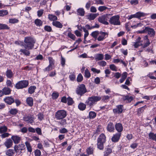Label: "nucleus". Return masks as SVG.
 <instances>
[{
	"label": "nucleus",
	"mask_w": 156,
	"mask_h": 156,
	"mask_svg": "<svg viewBox=\"0 0 156 156\" xmlns=\"http://www.w3.org/2000/svg\"><path fill=\"white\" fill-rule=\"evenodd\" d=\"M24 44L23 45L25 48L27 49H31L33 47L35 41L31 37H26L25 38Z\"/></svg>",
	"instance_id": "1"
},
{
	"label": "nucleus",
	"mask_w": 156,
	"mask_h": 156,
	"mask_svg": "<svg viewBox=\"0 0 156 156\" xmlns=\"http://www.w3.org/2000/svg\"><path fill=\"white\" fill-rule=\"evenodd\" d=\"M101 99V97L98 96H93L89 97L86 100L85 103L89 107H92L96 104L97 101Z\"/></svg>",
	"instance_id": "2"
},
{
	"label": "nucleus",
	"mask_w": 156,
	"mask_h": 156,
	"mask_svg": "<svg viewBox=\"0 0 156 156\" xmlns=\"http://www.w3.org/2000/svg\"><path fill=\"white\" fill-rule=\"evenodd\" d=\"M85 85L81 84L78 85L76 90V93L78 95L82 96L87 92Z\"/></svg>",
	"instance_id": "3"
},
{
	"label": "nucleus",
	"mask_w": 156,
	"mask_h": 156,
	"mask_svg": "<svg viewBox=\"0 0 156 156\" xmlns=\"http://www.w3.org/2000/svg\"><path fill=\"white\" fill-rule=\"evenodd\" d=\"M66 115V112L65 111L59 110L55 113V118L57 120L62 119L65 118Z\"/></svg>",
	"instance_id": "4"
},
{
	"label": "nucleus",
	"mask_w": 156,
	"mask_h": 156,
	"mask_svg": "<svg viewBox=\"0 0 156 156\" xmlns=\"http://www.w3.org/2000/svg\"><path fill=\"white\" fill-rule=\"evenodd\" d=\"M28 85V81L22 80L18 82L15 85V87L17 89H22L27 87Z\"/></svg>",
	"instance_id": "5"
},
{
	"label": "nucleus",
	"mask_w": 156,
	"mask_h": 156,
	"mask_svg": "<svg viewBox=\"0 0 156 156\" xmlns=\"http://www.w3.org/2000/svg\"><path fill=\"white\" fill-rule=\"evenodd\" d=\"M119 17L118 15L112 16L109 20V23L115 25H120V22L119 20Z\"/></svg>",
	"instance_id": "6"
},
{
	"label": "nucleus",
	"mask_w": 156,
	"mask_h": 156,
	"mask_svg": "<svg viewBox=\"0 0 156 156\" xmlns=\"http://www.w3.org/2000/svg\"><path fill=\"white\" fill-rule=\"evenodd\" d=\"M110 15V14H107L99 17L98 18V21L105 25L108 24V23L107 22V21L108 19V16Z\"/></svg>",
	"instance_id": "7"
},
{
	"label": "nucleus",
	"mask_w": 156,
	"mask_h": 156,
	"mask_svg": "<svg viewBox=\"0 0 156 156\" xmlns=\"http://www.w3.org/2000/svg\"><path fill=\"white\" fill-rule=\"evenodd\" d=\"M108 33L100 31L99 32L97 40L98 41H102L108 37Z\"/></svg>",
	"instance_id": "8"
},
{
	"label": "nucleus",
	"mask_w": 156,
	"mask_h": 156,
	"mask_svg": "<svg viewBox=\"0 0 156 156\" xmlns=\"http://www.w3.org/2000/svg\"><path fill=\"white\" fill-rule=\"evenodd\" d=\"M25 148V145L23 144H20L18 145H15L14 147V150L16 153L21 154L22 151Z\"/></svg>",
	"instance_id": "9"
},
{
	"label": "nucleus",
	"mask_w": 156,
	"mask_h": 156,
	"mask_svg": "<svg viewBox=\"0 0 156 156\" xmlns=\"http://www.w3.org/2000/svg\"><path fill=\"white\" fill-rule=\"evenodd\" d=\"M123 106L122 105H117L116 106V108L113 110V112L115 114H120L123 111Z\"/></svg>",
	"instance_id": "10"
},
{
	"label": "nucleus",
	"mask_w": 156,
	"mask_h": 156,
	"mask_svg": "<svg viewBox=\"0 0 156 156\" xmlns=\"http://www.w3.org/2000/svg\"><path fill=\"white\" fill-rule=\"evenodd\" d=\"M23 120L28 123H32L34 121L33 118L30 115H25L23 118Z\"/></svg>",
	"instance_id": "11"
},
{
	"label": "nucleus",
	"mask_w": 156,
	"mask_h": 156,
	"mask_svg": "<svg viewBox=\"0 0 156 156\" xmlns=\"http://www.w3.org/2000/svg\"><path fill=\"white\" fill-rule=\"evenodd\" d=\"M4 144L7 148H9L12 146L13 145V142L11 139H7L4 143Z\"/></svg>",
	"instance_id": "12"
},
{
	"label": "nucleus",
	"mask_w": 156,
	"mask_h": 156,
	"mask_svg": "<svg viewBox=\"0 0 156 156\" xmlns=\"http://www.w3.org/2000/svg\"><path fill=\"white\" fill-rule=\"evenodd\" d=\"M121 135V133H116L114 134L112 138V140L113 142H118Z\"/></svg>",
	"instance_id": "13"
},
{
	"label": "nucleus",
	"mask_w": 156,
	"mask_h": 156,
	"mask_svg": "<svg viewBox=\"0 0 156 156\" xmlns=\"http://www.w3.org/2000/svg\"><path fill=\"white\" fill-rule=\"evenodd\" d=\"M4 101L8 105H11L14 102V98L11 97H7L4 99Z\"/></svg>",
	"instance_id": "14"
},
{
	"label": "nucleus",
	"mask_w": 156,
	"mask_h": 156,
	"mask_svg": "<svg viewBox=\"0 0 156 156\" xmlns=\"http://www.w3.org/2000/svg\"><path fill=\"white\" fill-rule=\"evenodd\" d=\"M115 128L119 133H121L123 129L122 126L120 123H116L115 125Z\"/></svg>",
	"instance_id": "15"
},
{
	"label": "nucleus",
	"mask_w": 156,
	"mask_h": 156,
	"mask_svg": "<svg viewBox=\"0 0 156 156\" xmlns=\"http://www.w3.org/2000/svg\"><path fill=\"white\" fill-rule=\"evenodd\" d=\"M97 141L105 143L106 141V137L103 133L101 134L97 139Z\"/></svg>",
	"instance_id": "16"
},
{
	"label": "nucleus",
	"mask_w": 156,
	"mask_h": 156,
	"mask_svg": "<svg viewBox=\"0 0 156 156\" xmlns=\"http://www.w3.org/2000/svg\"><path fill=\"white\" fill-rule=\"evenodd\" d=\"M108 131L110 132H113L115 129L114 125L112 122L109 123L107 126Z\"/></svg>",
	"instance_id": "17"
},
{
	"label": "nucleus",
	"mask_w": 156,
	"mask_h": 156,
	"mask_svg": "<svg viewBox=\"0 0 156 156\" xmlns=\"http://www.w3.org/2000/svg\"><path fill=\"white\" fill-rule=\"evenodd\" d=\"M99 15L98 13H90L87 16V19L90 20H93Z\"/></svg>",
	"instance_id": "18"
},
{
	"label": "nucleus",
	"mask_w": 156,
	"mask_h": 156,
	"mask_svg": "<svg viewBox=\"0 0 156 156\" xmlns=\"http://www.w3.org/2000/svg\"><path fill=\"white\" fill-rule=\"evenodd\" d=\"M146 30H147V33L148 35L151 37L154 36L155 34V31L153 29L147 27Z\"/></svg>",
	"instance_id": "19"
},
{
	"label": "nucleus",
	"mask_w": 156,
	"mask_h": 156,
	"mask_svg": "<svg viewBox=\"0 0 156 156\" xmlns=\"http://www.w3.org/2000/svg\"><path fill=\"white\" fill-rule=\"evenodd\" d=\"M11 139L13 140L15 144L19 143L21 140L20 137L16 135L12 136Z\"/></svg>",
	"instance_id": "20"
},
{
	"label": "nucleus",
	"mask_w": 156,
	"mask_h": 156,
	"mask_svg": "<svg viewBox=\"0 0 156 156\" xmlns=\"http://www.w3.org/2000/svg\"><path fill=\"white\" fill-rule=\"evenodd\" d=\"M13 73L10 69H8L6 72V75L8 78L11 79L13 76Z\"/></svg>",
	"instance_id": "21"
},
{
	"label": "nucleus",
	"mask_w": 156,
	"mask_h": 156,
	"mask_svg": "<svg viewBox=\"0 0 156 156\" xmlns=\"http://www.w3.org/2000/svg\"><path fill=\"white\" fill-rule=\"evenodd\" d=\"M94 148L93 147L90 146L87 148L86 150V151L88 155L92 154L93 153Z\"/></svg>",
	"instance_id": "22"
},
{
	"label": "nucleus",
	"mask_w": 156,
	"mask_h": 156,
	"mask_svg": "<svg viewBox=\"0 0 156 156\" xmlns=\"http://www.w3.org/2000/svg\"><path fill=\"white\" fill-rule=\"evenodd\" d=\"M53 25L56 27L61 28L62 27V24L59 21H55L53 22L52 23Z\"/></svg>",
	"instance_id": "23"
},
{
	"label": "nucleus",
	"mask_w": 156,
	"mask_h": 156,
	"mask_svg": "<svg viewBox=\"0 0 156 156\" xmlns=\"http://www.w3.org/2000/svg\"><path fill=\"white\" fill-rule=\"evenodd\" d=\"M26 102L28 105L30 107L33 105V100L31 97L27 98L26 99Z\"/></svg>",
	"instance_id": "24"
},
{
	"label": "nucleus",
	"mask_w": 156,
	"mask_h": 156,
	"mask_svg": "<svg viewBox=\"0 0 156 156\" xmlns=\"http://www.w3.org/2000/svg\"><path fill=\"white\" fill-rule=\"evenodd\" d=\"M48 18L49 20L52 21L53 22L55 21L58 20V18L56 16L51 14H48Z\"/></svg>",
	"instance_id": "25"
},
{
	"label": "nucleus",
	"mask_w": 156,
	"mask_h": 156,
	"mask_svg": "<svg viewBox=\"0 0 156 156\" xmlns=\"http://www.w3.org/2000/svg\"><path fill=\"white\" fill-rule=\"evenodd\" d=\"M2 91L4 94L5 95H9L10 94L11 91V89L8 87H5L2 89Z\"/></svg>",
	"instance_id": "26"
},
{
	"label": "nucleus",
	"mask_w": 156,
	"mask_h": 156,
	"mask_svg": "<svg viewBox=\"0 0 156 156\" xmlns=\"http://www.w3.org/2000/svg\"><path fill=\"white\" fill-rule=\"evenodd\" d=\"M104 55L102 54H98L95 56V59L96 61L101 60L104 58Z\"/></svg>",
	"instance_id": "27"
},
{
	"label": "nucleus",
	"mask_w": 156,
	"mask_h": 156,
	"mask_svg": "<svg viewBox=\"0 0 156 156\" xmlns=\"http://www.w3.org/2000/svg\"><path fill=\"white\" fill-rule=\"evenodd\" d=\"M112 152V150L111 148L108 147L106 148L104 152V156H108Z\"/></svg>",
	"instance_id": "28"
},
{
	"label": "nucleus",
	"mask_w": 156,
	"mask_h": 156,
	"mask_svg": "<svg viewBox=\"0 0 156 156\" xmlns=\"http://www.w3.org/2000/svg\"><path fill=\"white\" fill-rule=\"evenodd\" d=\"M86 104H85L83 103L80 102L78 105V108L81 111L84 110L86 107Z\"/></svg>",
	"instance_id": "29"
},
{
	"label": "nucleus",
	"mask_w": 156,
	"mask_h": 156,
	"mask_svg": "<svg viewBox=\"0 0 156 156\" xmlns=\"http://www.w3.org/2000/svg\"><path fill=\"white\" fill-rule=\"evenodd\" d=\"M15 154V151L12 149H9L6 152V154L8 156H13Z\"/></svg>",
	"instance_id": "30"
},
{
	"label": "nucleus",
	"mask_w": 156,
	"mask_h": 156,
	"mask_svg": "<svg viewBox=\"0 0 156 156\" xmlns=\"http://www.w3.org/2000/svg\"><path fill=\"white\" fill-rule=\"evenodd\" d=\"M148 137L149 139L156 141V133H150L148 134Z\"/></svg>",
	"instance_id": "31"
},
{
	"label": "nucleus",
	"mask_w": 156,
	"mask_h": 156,
	"mask_svg": "<svg viewBox=\"0 0 156 156\" xmlns=\"http://www.w3.org/2000/svg\"><path fill=\"white\" fill-rule=\"evenodd\" d=\"M147 108L146 105L138 109L137 114L138 115H140L141 113H142L144 111V110Z\"/></svg>",
	"instance_id": "32"
},
{
	"label": "nucleus",
	"mask_w": 156,
	"mask_h": 156,
	"mask_svg": "<svg viewBox=\"0 0 156 156\" xmlns=\"http://www.w3.org/2000/svg\"><path fill=\"white\" fill-rule=\"evenodd\" d=\"M99 32L98 31H94L92 32L90 35L95 39H97V38L98 37Z\"/></svg>",
	"instance_id": "33"
},
{
	"label": "nucleus",
	"mask_w": 156,
	"mask_h": 156,
	"mask_svg": "<svg viewBox=\"0 0 156 156\" xmlns=\"http://www.w3.org/2000/svg\"><path fill=\"white\" fill-rule=\"evenodd\" d=\"M78 14L79 15L83 16L84 15L85 11L83 8H80L79 9L77 10Z\"/></svg>",
	"instance_id": "34"
},
{
	"label": "nucleus",
	"mask_w": 156,
	"mask_h": 156,
	"mask_svg": "<svg viewBox=\"0 0 156 156\" xmlns=\"http://www.w3.org/2000/svg\"><path fill=\"white\" fill-rule=\"evenodd\" d=\"M10 114L15 115L18 112V110L16 108H11L9 112Z\"/></svg>",
	"instance_id": "35"
},
{
	"label": "nucleus",
	"mask_w": 156,
	"mask_h": 156,
	"mask_svg": "<svg viewBox=\"0 0 156 156\" xmlns=\"http://www.w3.org/2000/svg\"><path fill=\"white\" fill-rule=\"evenodd\" d=\"M146 14L144 12H139L136 13V18H140L141 17H144L146 16Z\"/></svg>",
	"instance_id": "36"
},
{
	"label": "nucleus",
	"mask_w": 156,
	"mask_h": 156,
	"mask_svg": "<svg viewBox=\"0 0 156 156\" xmlns=\"http://www.w3.org/2000/svg\"><path fill=\"white\" fill-rule=\"evenodd\" d=\"M104 143L97 141V148L100 150H103L104 149Z\"/></svg>",
	"instance_id": "37"
},
{
	"label": "nucleus",
	"mask_w": 156,
	"mask_h": 156,
	"mask_svg": "<svg viewBox=\"0 0 156 156\" xmlns=\"http://www.w3.org/2000/svg\"><path fill=\"white\" fill-rule=\"evenodd\" d=\"M127 76V73L126 72H124L123 73L122 75V78L120 80V83H122L126 79Z\"/></svg>",
	"instance_id": "38"
},
{
	"label": "nucleus",
	"mask_w": 156,
	"mask_h": 156,
	"mask_svg": "<svg viewBox=\"0 0 156 156\" xmlns=\"http://www.w3.org/2000/svg\"><path fill=\"white\" fill-rule=\"evenodd\" d=\"M96 115V114L95 112L93 111H91L89 112V116L90 119H94Z\"/></svg>",
	"instance_id": "39"
},
{
	"label": "nucleus",
	"mask_w": 156,
	"mask_h": 156,
	"mask_svg": "<svg viewBox=\"0 0 156 156\" xmlns=\"http://www.w3.org/2000/svg\"><path fill=\"white\" fill-rule=\"evenodd\" d=\"M91 76L90 73V71L87 69L85 71L84 76L87 78H89Z\"/></svg>",
	"instance_id": "40"
},
{
	"label": "nucleus",
	"mask_w": 156,
	"mask_h": 156,
	"mask_svg": "<svg viewBox=\"0 0 156 156\" xmlns=\"http://www.w3.org/2000/svg\"><path fill=\"white\" fill-rule=\"evenodd\" d=\"M147 38V41H146V43L144 44L143 46V48H145L147 46H149V45L150 44V42L149 39L148 38V37L147 36L146 37Z\"/></svg>",
	"instance_id": "41"
},
{
	"label": "nucleus",
	"mask_w": 156,
	"mask_h": 156,
	"mask_svg": "<svg viewBox=\"0 0 156 156\" xmlns=\"http://www.w3.org/2000/svg\"><path fill=\"white\" fill-rule=\"evenodd\" d=\"M35 89H36V87L35 86L30 87L28 89L29 93L31 94L33 93L34 92Z\"/></svg>",
	"instance_id": "42"
},
{
	"label": "nucleus",
	"mask_w": 156,
	"mask_h": 156,
	"mask_svg": "<svg viewBox=\"0 0 156 156\" xmlns=\"http://www.w3.org/2000/svg\"><path fill=\"white\" fill-rule=\"evenodd\" d=\"M7 128L5 126L0 127V133H4L7 131Z\"/></svg>",
	"instance_id": "43"
},
{
	"label": "nucleus",
	"mask_w": 156,
	"mask_h": 156,
	"mask_svg": "<svg viewBox=\"0 0 156 156\" xmlns=\"http://www.w3.org/2000/svg\"><path fill=\"white\" fill-rule=\"evenodd\" d=\"M124 99L125 100H127L128 102H130L133 100V98L132 96L127 95L125 96Z\"/></svg>",
	"instance_id": "44"
},
{
	"label": "nucleus",
	"mask_w": 156,
	"mask_h": 156,
	"mask_svg": "<svg viewBox=\"0 0 156 156\" xmlns=\"http://www.w3.org/2000/svg\"><path fill=\"white\" fill-rule=\"evenodd\" d=\"M20 51L26 55H29L30 54L29 51L27 50L21 49Z\"/></svg>",
	"instance_id": "45"
},
{
	"label": "nucleus",
	"mask_w": 156,
	"mask_h": 156,
	"mask_svg": "<svg viewBox=\"0 0 156 156\" xmlns=\"http://www.w3.org/2000/svg\"><path fill=\"white\" fill-rule=\"evenodd\" d=\"M25 144L28 151L30 152H31L32 148L30 144L28 142H25Z\"/></svg>",
	"instance_id": "46"
},
{
	"label": "nucleus",
	"mask_w": 156,
	"mask_h": 156,
	"mask_svg": "<svg viewBox=\"0 0 156 156\" xmlns=\"http://www.w3.org/2000/svg\"><path fill=\"white\" fill-rule=\"evenodd\" d=\"M9 22L10 23H15L19 22V20L16 18L10 19L9 20Z\"/></svg>",
	"instance_id": "47"
},
{
	"label": "nucleus",
	"mask_w": 156,
	"mask_h": 156,
	"mask_svg": "<svg viewBox=\"0 0 156 156\" xmlns=\"http://www.w3.org/2000/svg\"><path fill=\"white\" fill-rule=\"evenodd\" d=\"M68 36L71 39H72L73 40H75L76 38L75 35L72 34L71 33L69 32L68 34Z\"/></svg>",
	"instance_id": "48"
},
{
	"label": "nucleus",
	"mask_w": 156,
	"mask_h": 156,
	"mask_svg": "<svg viewBox=\"0 0 156 156\" xmlns=\"http://www.w3.org/2000/svg\"><path fill=\"white\" fill-rule=\"evenodd\" d=\"M8 26L5 24H0V30L9 29Z\"/></svg>",
	"instance_id": "49"
},
{
	"label": "nucleus",
	"mask_w": 156,
	"mask_h": 156,
	"mask_svg": "<svg viewBox=\"0 0 156 156\" xmlns=\"http://www.w3.org/2000/svg\"><path fill=\"white\" fill-rule=\"evenodd\" d=\"M8 12L7 10H0V16H3L7 15Z\"/></svg>",
	"instance_id": "50"
},
{
	"label": "nucleus",
	"mask_w": 156,
	"mask_h": 156,
	"mask_svg": "<svg viewBox=\"0 0 156 156\" xmlns=\"http://www.w3.org/2000/svg\"><path fill=\"white\" fill-rule=\"evenodd\" d=\"M48 59L49 61V65L54 66V61L53 58L51 57H48Z\"/></svg>",
	"instance_id": "51"
},
{
	"label": "nucleus",
	"mask_w": 156,
	"mask_h": 156,
	"mask_svg": "<svg viewBox=\"0 0 156 156\" xmlns=\"http://www.w3.org/2000/svg\"><path fill=\"white\" fill-rule=\"evenodd\" d=\"M133 45L135 48H137L139 46L142 45V43H140V41H137L136 42L133 43Z\"/></svg>",
	"instance_id": "52"
},
{
	"label": "nucleus",
	"mask_w": 156,
	"mask_h": 156,
	"mask_svg": "<svg viewBox=\"0 0 156 156\" xmlns=\"http://www.w3.org/2000/svg\"><path fill=\"white\" fill-rule=\"evenodd\" d=\"M109 68L112 70L114 71H116L117 70L116 67L113 64L110 65Z\"/></svg>",
	"instance_id": "53"
},
{
	"label": "nucleus",
	"mask_w": 156,
	"mask_h": 156,
	"mask_svg": "<svg viewBox=\"0 0 156 156\" xmlns=\"http://www.w3.org/2000/svg\"><path fill=\"white\" fill-rule=\"evenodd\" d=\"M68 105H72L74 102L72 98L69 97L67 98Z\"/></svg>",
	"instance_id": "54"
},
{
	"label": "nucleus",
	"mask_w": 156,
	"mask_h": 156,
	"mask_svg": "<svg viewBox=\"0 0 156 156\" xmlns=\"http://www.w3.org/2000/svg\"><path fill=\"white\" fill-rule=\"evenodd\" d=\"M108 8L107 7L105 6H100L98 8V10L100 12H102Z\"/></svg>",
	"instance_id": "55"
},
{
	"label": "nucleus",
	"mask_w": 156,
	"mask_h": 156,
	"mask_svg": "<svg viewBox=\"0 0 156 156\" xmlns=\"http://www.w3.org/2000/svg\"><path fill=\"white\" fill-rule=\"evenodd\" d=\"M83 80V77L82 74L80 73L79 74L77 78V80L78 82H81Z\"/></svg>",
	"instance_id": "56"
},
{
	"label": "nucleus",
	"mask_w": 156,
	"mask_h": 156,
	"mask_svg": "<svg viewBox=\"0 0 156 156\" xmlns=\"http://www.w3.org/2000/svg\"><path fill=\"white\" fill-rule=\"evenodd\" d=\"M6 84L8 87H12L13 86V84L10 80H8L6 81Z\"/></svg>",
	"instance_id": "57"
},
{
	"label": "nucleus",
	"mask_w": 156,
	"mask_h": 156,
	"mask_svg": "<svg viewBox=\"0 0 156 156\" xmlns=\"http://www.w3.org/2000/svg\"><path fill=\"white\" fill-rule=\"evenodd\" d=\"M98 63L99 65L103 67L105 66L107 64L106 62L104 61L99 62H98Z\"/></svg>",
	"instance_id": "58"
},
{
	"label": "nucleus",
	"mask_w": 156,
	"mask_h": 156,
	"mask_svg": "<svg viewBox=\"0 0 156 156\" xmlns=\"http://www.w3.org/2000/svg\"><path fill=\"white\" fill-rule=\"evenodd\" d=\"M109 96L108 95H105L103 96L101 98L102 100L104 101H106L107 100H108L109 98Z\"/></svg>",
	"instance_id": "59"
},
{
	"label": "nucleus",
	"mask_w": 156,
	"mask_h": 156,
	"mask_svg": "<svg viewBox=\"0 0 156 156\" xmlns=\"http://www.w3.org/2000/svg\"><path fill=\"white\" fill-rule=\"evenodd\" d=\"M52 98L53 99L57 98L59 96L58 93L57 92H53L52 94Z\"/></svg>",
	"instance_id": "60"
},
{
	"label": "nucleus",
	"mask_w": 156,
	"mask_h": 156,
	"mask_svg": "<svg viewBox=\"0 0 156 156\" xmlns=\"http://www.w3.org/2000/svg\"><path fill=\"white\" fill-rule=\"evenodd\" d=\"M44 30L48 32H50L52 30L51 27L50 26H46L44 28Z\"/></svg>",
	"instance_id": "61"
},
{
	"label": "nucleus",
	"mask_w": 156,
	"mask_h": 156,
	"mask_svg": "<svg viewBox=\"0 0 156 156\" xmlns=\"http://www.w3.org/2000/svg\"><path fill=\"white\" fill-rule=\"evenodd\" d=\"M59 123L62 125L64 126L67 124L66 119H62L59 122Z\"/></svg>",
	"instance_id": "62"
},
{
	"label": "nucleus",
	"mask_w": 156,
	"mask_h": 156,
	"mask_svg": "<svg viewBox=\"0 0 156 156\" xmlns=\"http://www.w3.org/2000/svg\"><path fill=\"white\" fill-rule=\"evenodd\" d=\"M59 132L61 133H64L68 132L67 130L65 128H63L59 130Z\"/></svg>",
	"instance_id": "63"
},
{
	"label": "nucleus",
	"mask_w": 156,
	"mask_h": 156,
	"mask_svg": "<svg viewBox=\"0 0 156 156\" xmlns=\"http://www.w3.org/2000/svg\"><path fill=\"white\" fill-rule=\"evenodd\" d=\"M9 135H10V134L9 133H4L1 135V136L2 138H4L8 137Z\"/></svg>",
	"instance_id": "64"
}]
</instances>
